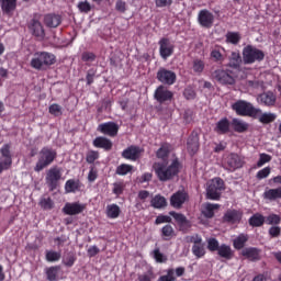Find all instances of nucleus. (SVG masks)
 <instances>
[{
  "label": "nucleus",
  "instance_id": "obj_1",
  "mask_svg": "<svg viewBox=\"0 0 281 281\" xmlns=\"http://www.w3.org/2000/svg\"><path fill=\"white\" fill-rule=\"evenodd\" d=\"M153 168L159 181H170L179 175V160L175 159L169 165L166 161L155 162Z\"/></svg>",
  "mask_w": 281,
  "mask_h": 281
},
{
  "label": "nucleus",
  "instance_id": "obj_2",
  "mask_svg": "<svg viewBox=\"0 0 281 281\" xmlns=\"http://www.w3.org/2000/svg\"><path fill=\"white\" fill-rule=\"evenodd\" d=\"M58 157V154L52 147H43L37 154V161L35 164V172H42L45 168L52 166Z\"/></svg>",
  "mask_w": 281,
  "mask_h": 281
},
{
  "label": "nucleus",
  "instance_id": "obj_3",
  "mask_svg": "<svg viewBox=\"0 0 281 281\" xmlns=\"http://www.w3.org/2000/svg\"><path fill=\"white\" fill-rule=\"evenodd\" d=\"M233 111L243 117H258L261 110L248 101L238 100L232 105Z\"/></svg>",
  "mask_w": 281,
  "mask_h": 281
},
{
  "label": "nucleus",
  "instance_id": "obj_4",
  "mask_svg": "<svg viewBox=\"0 0 281 281\" xmlns=\"http://www.w3.org/2000/svg\"><path fill=\"white\" fill-rule=\"evenodd\" d=\"M54 63H56V57L54 54L47 52H37L31 59V67L41 71L43 67H48L49 65H54Z\"/></svg>",
  "mask_w": 281,
  "mask_h": 281
},
{
  "label": "nucleus",
  "instance_id": "obj_5",
  "mask_svg": "<svg viewBox=\"0 0 281 281\" xmlns=\"http://www.w3.org/2000/svg\"><path fill=\"white\" fill-rule=\"evenodd\" d=\"M265 60V52L252 45H247L243 48V63L244 65H254Z\"/></svg>",
  "mask_w": 281,
  "mask_h": 281
},
{
  "label": "nucleus",
  "instance_id": "obj_6",
  "mask_svg": "<svg viewBox=\"0 0 281 281\" xmlns=\"http://www.w3.org/2000/svg\"><path fill=\"white\" fill-rule=\"evenodd\" d=\"M225 190V182L221 178H215L207 183L206 199L211 201H218L221 199V192Z\"/></svg>",
  "mask_w": 281,
  "mask_h": 281
},
{
  "label": "nucleus",
  "instance_id": "obj_7",
  "mask_svg": "<svg viewBox=\"0 0 281 281\" xmlns=\"http://www.w3.org/2000/svg\"><path fill=\"white\" fill-rule=\"evenodd\" d=\"M63 173L58 167H52L46 171V183L50 190H56L58 188V182Z\"/></svg>",
  "mask_w": 281,
  "mask_h": 281
},
{
  "label": "nucleus",
  "instance_id": "obj_8",
  "mask_svg": "<svg viewBox=\"0 0 281 281\" xmlns=\"http://www.w3.org/2000/svg\"><path fill=\"white\" fill-rule=\"evenodd\" d=\"M212 78L216 80V82H220V85H234V82H236L231 70L217 69L213 71Z\"/></svg>",
  "mask_w": 281,
  "mask_h": 281
},
{
  "label": "nucleus",
  "instance_id": "obj_9",
  "mask_svg": "<svg viewBox=\"0 0 281 281\" xmlns=\"http://www.w3.org/2000/svg\"><path fill=\"white\" fill-rule=\"evenodd\" d=\"M159 54L164 60H168L175 54V44L170 40L162 37L159 42Z\"/></svg>",
  "mask_w": 281,
  "mask_h": 281
},
{
  "label": "nucleus",
  "instance_id": "obj_10",
  "mask_svg": "<svg viewBox=\"0 0 281 281\" xmlns=\"http://www.w3.org/2000/svg\"><path fill=\"white\" fill-rule=\"evenodd\" d=\"M0 175L3 170H9L12 166V155H10V145L5 144L0 149Z\"/></svg>",
  "mask_w": 281,
  "mask_h": 281
},
{
  "label": "nucleus",
  "instance_id": "obj_11",
  "mask_svg": "<svg viewBox=\"0 0 281 281\" xmlns=\"http://www.w3.org/2000/svg\"><path fill=\"white\" fill-rule=\"evenodd\" d=\"M244 165H245V160H243L240 156H238L237 154H231L226 158L224 168L229 172H234L235 170H238V168H243Z\"/></svg>",
  "mask_w": 281,
  "mask_h": 281
},
{
  "label": "nucleus",
  "instance_id": "obj_12",
  "mask_svg": "<svg viewBox=\"0 0 281 281\" xmlns=\"http://www.w3.org/2000/svg\"><path fill=\"white\" fill-rule=\"evenodd\" d=\"M29 32H31L32 36L37 38L38 41H43L45 38V27L43 23L37 19H32L29 23Z\"/></svg>",
  "mask_w": 281,
  "mask_h": 281
},
{
  "label": "nucleus",
  "instance_id": "obj_13",
  "mask_svg": "<svg viewBox=\"0 0 281 281\" xmlns=\"http://www.w3.org/2000/svg\"><path fill=\"white\" fill-rule=\"evenodd\" d=\"M198 22L201 27H206L210 30L214 25V13L210 12L207 9H203L198 13Z\"/></svg>",
  "mask_w": 281,
  "mask_h": 281
},
{
  "label": "nucleus",
  "instance_id": "obj_14",
  "mask_svg": "<svg viewBox=\"0 0 281 281\" xmlns=\"http://www.w3.org/2000/svg\"><path fill=\"white\" fill-rule=\"evenodd\" d=\"M83 210H87V204H82L80 202H68L63 207V212L68 216H76L78 214H82Z\"/></svg>",
  "mask_w": 281,
  "mask_h": 281
},
{
  "label": "nucleus",
  "instance_id": "obj_15",
  "mask_svg": "<svg viewBox=\"0 0 281 281\" xmlns=\"http://www.w3.org/2000/svg\"><path fill=\"white\" fill-rule=\"evenodd\" d=\"M157 79L159 82H162V85H175L177 80V74L166 68H160L157 72Z\"/></svg>",
  "mask_w": 281,
  "mask_h": 281
},
{
  "label": "nucleus",
  "instance_id": "obj_16",
  "mask_svg": "<svg viewBox=\"0 0 281 281\" xmlns=\"http://www.w3.org/2000/svg\"><path fill=\"white\" fill-rule=\"evenodd\" d=\"M98 131L109 137H115L120 131V125L115 122L102 123L98 126Z\"/></svg>",
  "mask_w": 281,
  "mask_h": 281
},
{
  "label": "nucleus",
  "instance_id": "obj_17",
  "mask_svg": "<svg viewBox=\"0 0 281 281\" xmlns=\"http://www.w3.org/2000/svg\"><path fill=\"white\" fill-rule=\"evenodd\" d=\"M186 201H188V194L186 193V191H178L171 195L170 205L176 210H181Z\"/></svg>",
  "mask_w": 281,
  "mask_h": 281
},
{
  "label": "nucleus",
  "instance_id": "obj_18",
  "mask_svg": "<svg viewBox=\"0 0 281 281\" xmlns=\"http://www.w3.org/2000/svg\"><path fill=\"white\" fill-rule=\"evenodd\" d=\"M199 134L192 133L187 140V150L190 155H196L199 153Z\"/></svg>",
  "mask_w": 281,
  "mask_h": 281
},
{
  "label": "nucleus",
  "instance_id": "obj_19",
  "mask_svg": "<svg viewBox=\"0 0 281 281\" xmlns=\"http://www.w3.org/2000/svg\"><path fill=\"white\" fill-rule=\"evenodd\" d=\"M142 155V149L137 146H130L122 151V157L124 159H130L131 161H137Z\"/></svg>",
  "mask_w": 281,
  "mask_h": 281
},
{
  "label": "nucleus",
  "instance_id": "obj_20",
  "mask_svg": "<svg viewBox=\"0 0 281 281\" xmlns=\"http://www.w3.org/2000/svg\"><path fill=\"white\" fill-rule=\"evenodd\" d=\"M157 102H168V100H172V92H170L166 87L159 86L154 94Z\"/></svg>",
  "mask_w": 281,
  "mask_h": 281
},
{
  "label": "nucleus",
  "instance_id": "obj_21",
  "mask_svg": "<svg viewBox=\"0 0 281 281\" xmlns=\"http://www.w3.org/2000/svg\"><path fill=\"white\" fill-rule=\"evenodd\" d=\"M241 220L243 212L236 210H228L223 216V221L225 223H232V225H234L235 223H240Z\"/></svg>",
  "mask_w": 281,
  "mask_h": 281
},
{
  "label": "nucleus",
  "instance_id": "obj_22",
  "mask_svg": "<svg viewBox=\"0 0 281 281\" xmlns=\"http://www.w3.org/2000/svg\"><path fill=\"white\" fill-rule=\"evenodd\" d=\"M94 148H103V150H111L113 148V142L104 136H98L93 139Z\"/></svg>",
  "mask_w": 281,
  "mask_h": 281
},
{
  "label": "nucleus",
  "instance_id": "obj_23",
  "mask_svg": "<svg viewBox=\"0 0 281 281\" xmlns=\"http://www.w3.org/2000/svg\"><path fill=\"white\" fill-rule=\"evenodd\" d=\"M46 27H58L63 23V18L58 14L49 13L44 16Z\"/></svg>",
  "mask_w": 281,
  "mask_h": 281
},
{
  "label": "nucleus",
  "instance_id": "obj_24",
  "mask_svg": "<svg viewBox=\"0 0 281 281\" xmlns=\"http://www.w3.org/2000/svg\"><path fill=\"white\" fill-rule=\"evenodd\" d=\"M258 100L265 106H273L276 104V94L273 92H263L258 95Z\"/></svg>",
  "mask_w": 281,
  "mask_h": 281
},
{
  "label": "nucleus",
  "instance_id": "obj_25",
  "mask_svg": "<svg viewBox=\"0 0 281 281\" xmlns=\"http://www.w3.org/2000/svg\"><path fill=\"white\" fill-rule=\"evenodd\" d=\"M241 256L248 260H260V251L257 248L249 247L241 250Z\"/></svg>",
  "mask_w": 281,
  "mask_h": 281
},
{
  "label": "nucleus",
  "instance_id": "obj_26",
  "mask_svg": "<svg viewBox=\"0 0 281 281\" xmlns=\"http://www.w3.org/2000/svg\"><path fill=\"white\" fill-rule=\"evenodd\" d=\"M232 125L236 133H247L249 131V123L240 119H233Z\"/></svg>",
  "mask_w": 281,
  "mask_h": 281
},
{
  "label": "nucleus",
  "instance_id": "obj_27",
  "mask_svg": "<svg viewBox=\"0 0 281 281\" xmlns=\"http://www.w3.org/2000/svg\"><path fill=\"white\" fill-rule=\"evenodd\" d=\"M217 254L221 258H225V260H232V258H234V250H232L231 246H227L225 244L221 245L220 248H217Z\"/></svg>",
  "mask_w": 281,
  "mask_h": 281
},
{
  "label": "nucleus",
  "instance_id": "obj_28",
  "mask_svg": "<svg viewBox=\"0 0 281 281\" xmlns=\"http://www.w3.org/2000/svg\"><path fill=\"white\" fill-rule=\"evenodd\" d=\"M2 12L4 14H12L16 10V0H0Z\"/></svg>",
  "mask_w": 281,
  "mask_h": 281
},
{
  "label": "nucleus",
  "instance_id": "obj_29",
  "mask_svg": "<svg viewBox=\"0 0 281 281\" xmlns=\"http://www.w3.org/2000/svg\"><path fill=\"white\" fill-rule=\"evenodd\" d=\"M218 207H221L220 204L205 203L202 206V214L205 218H213L214 210H218Z\"/></svg>",
  "mask_w": 281,
  "mask_h": 281
},
{
  "label": "nucleus",
  "instance_id": "obj_30",
  "mask_svg": "<svg viewBox=\"0 0 281 281\" xmlns=\"http://www.w3.org/2000/svg\"><path fill=\"white\" fill-rule=\"evenodd\" d=\"M266 217L260 213H255L248 220L250 227H262L265 225Z\"/></svg>",
  "mask_w": 281,
  "mask_h": 281
},
{
  "label": "nucleus",
  "instance_id": "obj_31",
  "mask_svg": "<svg viewBox=\"0 0 281 281\" xmlns=\"http://www.w3.org/2000/svg\"><path fill=\"white\" fill-rule=\"evenodd\" d=\"M263 199L267 201H276L281 199V187L277 189H268L263 192Z\"/></svg>",
  "mask_w": 281,
  "mask_h": 281
},
{
  "label": "nucleus",
  "instance_id": "obj_32",
  "mask_svg": "<svg viewBox=\"0 0 281 281\" xmlns=\"http://www.w3.org/2000/svg\"><path fill=\"white\" fill-rule=\"evenodd\" d=\"M169 214L170 216H172V218H175V221H177L180 227H190V221H188V217H186V215L177 213L175 211L170 212Z\"/></svg>",
  "mask_w": 281,
  "mask_h": 281
},
{
  "label": "nucleus",
  "instance_id": "obj_33",
  "mask_svg": "<svg viewBox=\"0 0 281 281\" xmlns=\"http://www.w3.org/2000/svg\"><path fill=\"white\" fill-rule=\"evenodd\" d=\"M228 60L229 67H233V69H238V67H240V64L243 63V57H240L239 52H233L228 57Z\"/></svg>",
  "mask_w": 281,
  "mask_h": 281
},
{
  "label": "nucleus",
  "instance_id": "obj_34",
  "mask_svg": "<svg viewBox=\"0 0 281 281\" xmlns=\"http://www.w3.org/2000/svg\"><path fill=\"white\" fill-rule=\"evenodd\" d=\"M276 117H278V115H276V113H271V112L262 113V112H260L259 115L256 119L261 124H271V122H276Z\"/></svg>",
  "mask_w": 281,
  "mask_h": 281
},
{
  "label": "nucleus",
  "instance_id": "obj_35",
  "mask_svg": "<svg viewBox=\"0 0 281 281\" xmlns=\"http://www.w3.org/2000/svg\"><path fill=\"white\" fill-rule=\"evenodd\" d=\"M215 131L221 135H225V133H229V120H227V117L220 120L216 123Z\"/></svg>",
  "mask_w": 281,
  "mask_h": 281
},
{
  "label": "nucleus",
  "instance_id": "obj_36",
  "mask_svg": "<svg viewBox=\"0 0 281 281\" xmlns=\"http://www.w3.org/2000/svg\"><path fill=\"white\" fill-rule=\"evenodd\" d=\"M247 240H249V235L247 234H239L234 240L233 246L235 249H243L245 245L247 244Z\"/></svg>",
  "mask_w": 281,
  "mask_h": 281
},
{
  "label": "nucleus",
  "instance_id": "obj_37",
  "mask_svg": "<svg viewBox=\"0 0 281 281\" xmlns=\"http://www.w3.org/2000/svg\"><path fill=\"white\" fill-rule=\"evenodd\" d=\"M120 207L117 206V204H109L106 206V215L109 218H117V216H120Z\"/></svg>",
  "mask_w": 281,
  "mask_h": 281
},
{
  "label": "nucleus",
  "instance_id": "obj_38",
  "mask_svg": "<svg viewBox=\"0 0 281 281\" xmlns=\"http://www.w3.org/2000/svg\"><path fill=\"white\" fill-rule=\"evenodd\" d=\"M79 188H80V184H79L78 180H74V179L68 180L65 184V190H66L67 194L71 193V192H78Z\"/></svg>",
  "mask_w": 281,
  "mask_h": 281
},
{
  "label": "nucleus",
  "instance_id": "obj_39",
  "mask_svg": "<svg viewBox=\"0 0 281 281\" xmlns=\"http://www.w3.org/2000/svg\"><path fill=\"white\" fill-rule=\"evenodd\" d=\"M170 144H162L161 147L157 150L156 155L158 157V159H165L168 157V155L170 154Z\"/></svg>",
  "mask_w": 281,
  "mask_h": 281
},
{
  "label": "nucleus",
  "instance_id": "obj_40",
  "mask_svg": "<svg viewBox=\"0 0 281 281\" xmlns=\"http://www.w3.org/2000/svg\"><path fill=\"white\" fill-rule=\"evenodd\" d=\"M61 256H63V254L60 251L46 250L47 262H58V260H60Z\"/></svg>",
  "mask_w": 281,
  "mask_h": 281
},
{
  "label": "nucleus",
  "instance_id": "obj_41",
  "mask_svg": "<svg viewBox=\"0 0 281 281\" xmlns=\"http://www.w3.org/2000/svg\"><path fill=\"white\" fill-rule=\"evenodd\" d=\"M226 43H231L232 45H238V43H240V33L238 32L226 33Z\"/></svg>",
  "mask_w": 281,
  "mask_h": 281
},
{
  "label": "nucleus",
  "instance_id": "obj_42",
  "mask_svg": "<svg viewBox=\"0 0 281 281\" xmlns=\"http://www.w3.org/2000/svg\"><path fill=\"white\" fill-rule=\"evenodd\" d=\"M128 172H133L132 165L122 164L119 167H116L115 173L119 175L120 177H125V175H128Z\"/></svg>",
  "mask_w": 281,
  "mask_h": 281
},
{
  "label": "nucleus",
  "instance_id": "obj_43",
  "mask_svg": "<svg viewBox=\"0 0 281 281\" xmlns=\"http://www.w3.org/2000/svg\"><path fill=\"white\" fill-rule=\"evenodd\" d=\"M191 251L195 258H203V256H205V244L192 246Z\"/></svg>",
  "mask_w": 281,
  "mask_h": 281
},
{
  "label": "nucleus",
  "instance_id": "obj_44",
  "mask_svg": "<svg viewBox=\"0 0 281 281\" xmlns=\"http://www.w3.org/2000/svg\"><path fill=\"white\" fill-rule=\"evenodd\" d=\"M151 205H153V207H156L157 210H159L161 207H166V205H167L166 198H164L161 195H156L151 200Z\"/></svg>",
  "mask_w": 281,
  "mask_h": 281
},
{
  "label": "nucleus",
  "instance_id": "obj_45",
  "mask_svg": "<svg viewBox=\"0 0 281 281\" xmlns=\"http://www.w3.org/2000/svg\"><path fill=\"white\" fill-rule=\"evenodd\" d=\"M58 271H60V267L58 266L48 268L46 270L47 280L55 281L58 276Z\"/></svg>",
  "mask_w": 281,
  "mask_h": 281
},
{
  "label": "nucleus",
  "instance_id": "obj_46",
  "mask_svg": "<svg viewBox=\"0 0 281 281\" xmlns=\"http://www.w3.org/2000/svg\"><path fill=\"white\" fill-rule=\"evenodd\" d=\"M281 217L278 214H270L266 217L265 223L267 225H280Z\"/></svg>",
  "mask_w": 281,
  "mask_h": 281
},
{
  "label": "nucleus",
  "instance_id": "obj_47",
  "mask_svg": "<svg viewBox=\"0 0 281 281\" xmlns=\"http://www.w3.org/2000/svg\"><path fill=\"white\" fill-rule=\"evenodd\" d=\"M272 157L269 154L262 153L259 154V160L257 161V168H262L265 164H269L271 161Z\"/></svg>",
  "mask_w": 281,
  "mask_h": 281
},
{
  "label": "nucleus",
  "instance_id": "obj_48",
  "mask_svg": "<svg viewBox=\"0 0 281 281\" xmlns=\"http://www.w3.org/2000/svg\"><path fill=\"white\" fill-rule=\"evenodd\" d=\"M77 8L79 12H83L85 14L91 12V3H89L87 0L78 2Z\"/></svg>",
  "mask_w": 281,
  "mask_h": 281
},
{
  "label": "nucleus",
  "instance_id": "obj_49",
  "mask_svg": "<svg viewBox=\"0 0 281 281\" xmlns=\"http://www.w3.org/2000/svg\"><path fill=\"white\" fill-rule=\"evenodd\" d=\"M205 69V63L201 59H194L193 60V71L195 74H203V70Z\"/></svg>",
  "mask_w": 281,
  "mask_h": 281
},
{
  "label": "nucleus",
  "instance_id": "obj_50",
  "mask_svg": "<svg viewBox=\"0 0 281 281\" xmlns=\"http://www.w3.org/2000/svg\"><path fill=\"white\" fill-rule=\"evenodd\" d=\"M48 111L50 115H55L56 117H58V115H63V106L56 103L49 105Z\"/></svg>",
  "mask_w": 281,
  "mask_h": 281
},
{
  "label": "nucleus",
  "instance_id": "obj_51",
  "mask_svg": "<svg viewBox=\"0 0 281 281\" xmlns=\"http://www.w3.org/2000/svg\"><path fill=\"white\" fill-rule=\"evenodd\" d=\"M161 232L162 236H165L166 238H172V236H175V228H172V225L170 224L164 226Z\"/></svg>",
  "mask_w": 281,
  "mask_h": 281
},
{
  "label": "nucleus",
  "instance_id": "obj_52",
  "mask_svg": "<svg viewBox=\"0 0 281 281\" xmlns=\"http://www.w3.org/2000/svg\"><path fill=\"white\" fill-rule=\"evenodd\" d=\"M154 258L156 262L162 263L168 261V257H166L161 251H159V248H156L154 250Z\"/></svg>",
  "mask_w": 281,
  "mask_h": 281
},
{
  "label": "nucleus",
  "instance_id": "obj_53",
  "mask_svg": "<svg viewBox=\"0 0 281 281\" xmlns=\"http://www.w3.org/2000/svg\"><path fill=\"white\" fill-rule=\"evenodd\" d=\"M269 175H271V167H266L261 170H259L256 175L257 179L262 180V179H267V177H269Z\"/></svg>",
  "mask_w": 281,
  "mask_h": 281
},
{
  "label": "nucleus",
  "instance_id": "obj_54",
  "mask_svg": "<svg viewBox=\"0 0 281 281\" xmlns=\"http://www.w3.org/2000/svg\"><path fill=\"white\" fill-rule=\"evenodd\" d=\"M218 240L216 238H210L207 239V249L209 251H218Z\"/></svg>",
  "mask_w": 281,
  "mask_h": 281
},
{
  "label": "nucleus",
  "instance_id": "obj_55",
  "mask_svg": "<svg viewBox=\"0 0 281 281\" xmlns=\"http://www.w3.org/2000/svg\"><path fill=\"white\" fill-rule=\"evenodd\" d=\"M40 205L43 210H52L54 202L49 198H44L40 201Z\"/></svg>",
  "mask_w": 281,
  "mask_h": 281
},
{
  "label": "nucleus",
  "instance_id": "obj_56",
  "mask_svg": "<svg viewBox=\"0 0 281 281\" xmlns=\"http://www.w3.org/2000/svg\"><path fill=\"white\" fill-rule=\"evenodd\" d=\"M127 8H128V5L123 0H117L115 2V11L116 12H121L122 14H124V12H126Z\"/></svg>",
  "mask_w": 281,
  "mask_h": 281
},
{
  "label": "nucleus",
  "instance_id": "obj_57",
  "mask_svg": "<svg viewBox=\"0 0 281 281\" xmlns=\"http://www.w3.org/2000/svg\"><path fill=\"white\" fill-rule=\"evenodd\" d=\"M81 60H83V63H93V60H95V54L89 52L82 53Z\"/></svg>",
  "mask_w": 281,
  "mask_h": 281
},
{
  "label": "nucleus",
  "instance_id": "obj_58",
  "mask_svg": "<svg viewBox=\"0 0 281 281\" xmlns=\"http://www.w3.org/2000/svg\"><path fill=\"white\" fill-rule=\"evenodd\" d=\"M188 243H193V246L203 245V238L199 235L187 237Z\"/></svg>",
  "mask_w": 281,
  "mask_h": 281
},
{
  "label": "nucleus",
  "instance_id": "obj_59",
  "mask_svg": "<svg viewBox=\"0 0 281 281\" xmlns=\"http://www.w3.org/2000/svg\"><path fill=\"white\" fill-rule=\"evenodd\" d=\"M172 217L168 215H158L156 217L155 224L156 225H161V223H171Z\"/></svg>",
  "mask_w": 281,
  "mask_h": 281
},
{
  "label": "nucleus",
  "instance_id": "obj_60",
  "mask_svg": "<svg viewBox=\"0 0 281 281\" xmlns=\"http://www.w3.org/2000/svg\"><path fill=\"white\" fill-rule=\"evenodd\" d=\"M100 157V154L98 151H89L86 157V161L88 164H93L95 159Z\"/></svg>",
  "mask_w": 281,
  "mask_h": 281
},
{
  "label": "nucleus",
  "instance_id": "obj_61",
  "mask_svg": "<svg viewBox=\"0 0 281 281\" xmlns=\"http://www.w3.org/2000/svg\"><path fill=\"white\" fill-rule=\"evenodd\" d=\"M269 236H271V238H278L281 234V228L280 226H272L269 228L268 231Z\"/></svg>",
  "mask_w": 281,
  "mask_h": 281
},
{
  "label": "nucleus",
  "instance_id": "obj_62",
  "mask_svg": "<svg viewBox=\"0 0 281 281\" xmlns=\"http://www.w3.org/2000/svg\"><path fill=\"white\" fill-rule=\"evenodd\" d=\"M124 192V184L121 182H115L113 184V194H116V196H120Z\"/></svg>",
  "mask_w": 281,
  "mask_h": 281
},
{
  "label": "nucleus",
  "instance_id": "obj_63",
  "mask_svg": "<svg viewBox=\"0 0 281 281\" xmlns=\"http://www.w3.org/2000/svg\"><path fill=\"white\" fill-rule=\"evenodd\" d=\"M158 281H175V270H168L167 274L160 277Z\"/></svg>",
  "mask_w": 281,
  "mask_h": 281
},
{
  "label": "nucleus",
  "instance_id": "obj_64",
  "mask_svg": "<svg viewBox=\"0 0 281 281\" xmlns=\"http://www.w3.org/2000/svg\"><path fill=\"white\" fill-rule=\"evenodd\" d=\"M74 262H76V257L74 255H68L64 258L63 263L66 267H74Z\"/></svg>",
  "mask_w": 281,
  "mask_h": 281
}]
</instances>
